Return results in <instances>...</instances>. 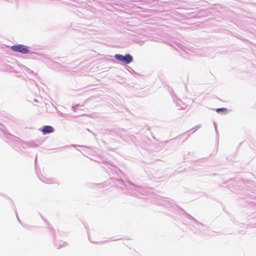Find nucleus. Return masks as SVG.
I'll return each instance as SVG.
<instances>
[{"label": "nucleus", "instance_id": "obj_10", "mask_svg": "<svg viewBox=\"0 0 256 256\" xmlns=\"http://www.w3.org/2000/svg\"><path fill=\"white\" fill-rule=\"evenodd\" d=\"M112 46V47H114V46Z\"/></svg>", "mask_w": 256, "mask_h": 256}, {"label": "nucleus", "instance_id": "obj_1", "mask_svg": "<svg viewBox=\"0 0 256 256\" xmlns=\"http://www.w3.org/2000/svg\"><path fill=\"white\" fill-rule=\"evenodd\" d=\"M114 58L116 60H120L122 62H124L126 64H130L133 60L132 56L129 54H126V56H122L121 54H116L114 56Z\"/></svg>", "mask_w": 256, "mask_h": 256}, {"label": "nucleus", "instance_id": "obj_2", "mask_svg": "<svg viewBox=\"0 0 256 256\" xmlns=\"http://www.w3.org/2000/svg\"><path fill=\"white\" fill-rule=\"evenodd\" d=\"M42 132L44 134L52 133L54 132V129L51 126H46L43 128Z\"/></svg>", "mask_w": 256, "mask_h": 256}, {"label": "nucleus", "instance_id": "obj_5", "mask_svg": "<svg viewBox=\"0 0 256 256\" xmlns=\"http://www.w3.org/2000/svg\"><path fill=\"white\" fill-rule=\"evenodd\" d=\"M216 111L218 112H226L227 111V109L226 108H218L216 110Z\"/></svg>", "mask_w": 256, "mask_h": 256}, {"label": "nucleus", "instance_id": "obj_4", "mask_svg": "<svg viewBox=\"0 0 256 256\" xmlns=\"http://www.w3.org/2000/svg\"><path fill=\"white\" fill-rule=\"evenodd\" d=\"M14 50L16 52H18L23 54H26L27 53L28 50V49H14Z\"/></svg>", "mask_w": 256, "mask_h": 256}, {"label": "nucleus", "instance_id": "obj_3", "mask_svg": "<svg viewBox=\"0 0 256 256\" xmlns=\"http://www.w3.org/2000/svg\"><path fill=\"white\" fill-rule=\"evenodd\" d=\"M6 48H30L28 46L24 44H14L12 46H8Z\"/></svg>", "mask_w": 256, "mask_h": 256}, {"label": "nucleus", "instance_id": "obj_9", "mask_svg": "<svg viewBox=\"0 0 256 256\" xmlns=\"http://www.w3.org/2000/svg\"><path fill=\"white\" fill-rule=\"evenodd\" d=\"M88 30H86L84 32H86V33H88Z\"/></svg>", "mask_w": 256, "mask_h": 256}, {"label": "nucleus", "instance_id": "obj_8", "mask_svg": "<svg viewBox=\"0 0 256 256\" xmlns=\"http://www.w3.org/2000/svg\"><path fill=\"white\" fill-rule=\"evenodd\" d=\"M170 46H172L174 48H175L174 46V45L172 44H170Z\"/></svg>", "mask_w": 256, "mask_h": 256}, {"label": "nucleus", "instance_id": "obj_6", "mask_svg": "<svg viewBox=\"0 0 256 256\" xmlns=\"http://www.w3.org/2000/svg\"><path fill=\"white\" fill-rule=\"evenodd\" d=\"M134 40V42L138 43V40L135 38V37L134 36L132 38Z\"/></svg>", "mask_w": 256, "mask_h": 256}, {"label": "nucleus", "instance_id": "obj_7", "mask_svg": "<svg viewBox=\"0 0 256 256\" xmlns=\"http://www.w3.org/2000/svg\"><path fill=\"white\" fill-rule=\"evenodd\" d=\"M176 46H177V48H181L182 47V46L179 43H178L177 42V45H176Z\"/></svg>", "mask_w": 256, "mask_h": 256}]
</instances>
